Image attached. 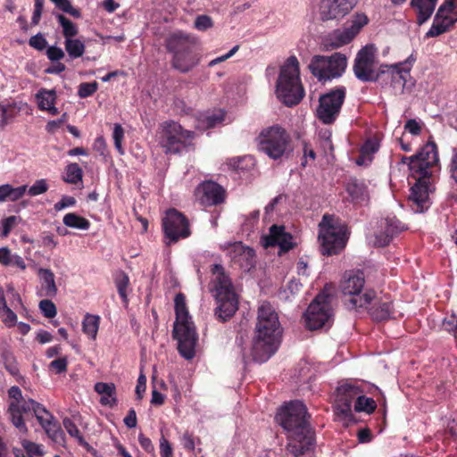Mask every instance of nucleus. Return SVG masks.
Wrapping results in <instances>:
<instances>
[{
    "mask_svg": "<svg viewBox=\"0 0 457 457\" xmlns=\"http://www.w3.org/2000/svg\"><path fill=\"white\" fill-rule=\"evenodd\" d=\"M308 417L307 409L300 401L285 404L276 416L278 424L287 433V450L295 457L308 456L314 447L313 432Z\"/></svg>",
    "mask_w": 457,
    "mask_h": 457,
    "instance_id": "obj_1",
    "label": "nucleus"
},
{
    "mask_svg": "<svg viewBox=\"0 0 457 457\" xmlns=\"http://www.w3.org/2000/svg\"><path fill=\"white\" fill-rule=\"evenodd\" d=\"M282 328L278 315L269 303H262L258 308L255 335L251 347L253 361L264 362L278 350Z\"/></svg>",
    "mask_w": 457,
    "mask_h": 457,
    "instance_id": "obj_2",
    "label": "nucleus"
},
{
    "mask_svg": "<svg viewBox=\"0 0 457 457\" xmlns=\"http://www.w3.org/2000/svg\"><path fill=\"white\" fill-rule=\"evenodd\" d=\"M176 320L173 337L178 341V350L182 357L191 360L195 354L197 335L195 327L189 315L183 294H177L174 299Z\"/></svg>",
    "mask_w": 457,
    "mask_h": 457,
    "instance_id": "obj_3",
    "label": "nucleus"
},
{
    "mask_svg": "<svg viewBox=\"0 0 457 457\" xmlns=\"http://www.w3.org/2000/svg\"><path fill=\"white\" fill-rule=\"evenodd\" d=\"M255 143L260 153L274 161L289 158L294 149L290 134L278 124L262 129L255 137Z\"/></svg>",
    "mask_w": 457,
    "mask_h": 457,
    "instance_id": "obj_4",
    "label": "nucleus"
},
{
    "mask_svg": "<svg viewBox=\"0 0 457 457\" xmlns=\"http://www.w3.org/2000/svg\"><path fill=\"white\" fill-rule=\"evenodd\" d=\"M276 94L278 98L287 106L297 104L304 96L300 79L299 62L294 55L288 57L280 67Z\"/></svg>",
    "mask_w": 457,
    "mask_h": 457,
    "instance_id": "obj_5",
    "label": "nucleus"
},
{
    "mask_svg": "<svg viewBox=\"0 0 457 457\" xmlns=\"http://www.w3.org/2000/svg\"><path fill=\"white\" fill-rule=\"evenodd\" d=\"M347 227L337 218L325 214L319 224L318 240L324 255L337 254L346 245Z\"/></svg>",
    "mask_w": 457,
    "mask_h": 457,
    "instance_id": "obj_6",
    "label": "nucleus"
},
{
    "mask_svg": "<svg viewBox=\"0 0 457 457\" xmlns=\"http://www.w3.org/2000/svg\"><path fill=\"white\" fill-rule=\"evenodd\" d=\"M8 396V413L11 422L21 433L25 435L29 431L22 417L23 413L33 411L37 420H44L41 415H46V408L33 399H26L20 387L16 386L10 387Z\"/></svg>",
    "mask_w": 457,
    "mask_h": 457,
    "instance_id": "obj_7",
    "label": "nucleus"
},
{
    "mask_svg": "<svg viewBox=\"0 0 457 457\" xmlns=\"http://www.w3.org/2000/svg\"><path fill=\"white\" fill-rule=\"evenodd\" d=\"M194 137L193 131L183 129L175 121H164L161 125L159 143L166 154H179L189 145Z\"/></svg>",
    "mask_w": 457,
    "mask_h": 457,
    "instance_id": "obj_8",
    "label": "nucleus"
},
{
    "mask_svg": "<svg viewBox=\"0 0 457 457\" xmlns=\"http://www.w3.org/2000/svg\"><path fill=\"white\" fill-rule=\"evenodd\" d=\"M345 296H348L350 308H365L375 297L373 291L364 289V278L361 273L345 272L340 284Z\"/></svg>",
    "mask_w": 457,
    "mask_h": 457,
    "instance_id": "obj_9",
    "label": "nucleus"
},
{
    "mask_svg": "<svg viewBox=\"0 0 457 457\" xmlns=\"http://www.w3.org/2000/svg\"><path fill=\"white\" fill-rule=\"evenodd\" d=\"M383 64L377 58V48L374 45H367L357 53L353 72L356 78L363 82L376 81L381 77Z\"/></svg>",
    "mask_w": 457,
    "mask_h": 457,
    "instance_id": "obj_10",
    "label": "nucleus"
},
{
    "mask_svg": "<svg viewBox=\"0 0 457 457\" xmlns=\"http://www.w3.org/2000/svg\"><path fill=\"white\" fill-rule=\"evenodd\" d=\"M347 59L341 53L329 56L315 55L312 57L309 69L320 80L340 77L345 71Z\"/></svg>",
    "mask_w": 457,
    "mask_h": 457,
    "instance_id": "obj_11",
    "label": "nucleus"
},
{
    "mask_svg": "<svg viewBox=\"0 0 457 457\" xmlns=\"http://www.w3.org/2000/svg\"><path fill=\"white\" fill-rule=\"evenodd\" d=\"M332 317L330 297L322 293L316 296L305 312V325L310 330L319 329L329 326Z\"/></svg>",
    "mask_w": 457,
    "mask_h": 457,
    "instance_id": "obj_12",
    "label": "nucleus"
},
{
    "mask_svg": "<svg viewBox=\"0 0 457 457\" xmlns=\"http://www.w3.org/2000/svg\"><path fill=\"white\" fill-rule=\"evenodd\" d=\"M411 66L412 63L410 61L392 65H382L383 71L381 77H386V79H390V86L395 94L409 92L414 86V81L411 76Z\"/></svg>",
    "mask_w": 457,
    "mask_h": 457,
    "instance_id": "obj_13",
    "label": "nucleus"
},
{
    "mask_svg": "<svg viewBox=\"0 0 457 457\" xmlns=\"http://www.w3.org/2000/svg\"><path fill=\"white\" fill-rule=\"evenodd\" d=\"M368 21V17L364 13H355L345 23L343 28L336 29L328 35V45L332 48H339L351 43Z\"/></svg>",
    "mask_w": 457,
    "mask_h": 457,
    "instance_id": "obj_14",
    "label": "nucleus"
},
{
    "mask_svg": "<svg viewBox=\"0 0 457 457\" xmlns=\"http://www.w3.org/2000/svg\"><path fill=\"white\" fill-rule=\"evenodd\" d=\"M345 97L344 87L330 90L320 96L317 117L325 124L335 121L338 116Z\"/></svg>",
    "mask_w": 457,
    "mask_h": 457,
    "instance_id": "obj_15",
    "label": "nucleus"
},
{
    "mask_svg": "<svg viewBox=\"0 0 457 457\" xmlns=\"http://www.w3.org/2000/svg\"><path fill=\"white\" fill-rule=\"evenodd\" d=\"M194 40L182 33H174L167 39V48L173 53L172 66L180 72H187L195 66L193 59L182 62V57L187 51H191Z\"/></svg>",
    "mask_w": 457,
    "mask_h": 457,
    "instance_id": "obj_16",
    "label": "nucleus"
},
{
    "mask_svg": "<svg viewBox=\"0 0 457 457\" xmlns=\"http://www.w3.org/2000/svg\"><path fill=\"white\" fill-rule=\"evenodd\" d=\"M359 394V389L350 384L342 385L337 389L335 414L345 426H348L353 420L352 403L354 399H358Z\"/></svg>",
    "mask_w": 457,
    "mask_h": 457,
    "instance_id": "obj_17",
    "label": "nucleus"
},
{
    "mask_svg": "<svg viewBox=\"0 0 457 457\" xmlns=\"http://www.w3.org/2000/svg\"><path fill=\"white\" fill-rule=\"evenodd\" d=\"M438 161L436 144L428 142L421 148L418 154L411 156L409 169L411 174L415 176L429 177L431 175L429 168L436 165Z\"/></svg>",
    "mask_w": 457,
    "mask_h": 457,
    "instance_id": "obj_18",
    "label": "nucleus"
},
{
    "mask_svg": "<svg viewBox=\"0 0 457 457\" xmlns=\"http://www.w3.org/2000/svg\"><path fill=\"white\" fill-rule=\"evenodd\" d=\"M162 225L166 237L171 242H176L179 238H185L190 235L187 218L175 209L166 212Z\"/></svg>",
    "mask_w": 457,
    "mask_h": 457,
    "instance_id": "obj_19",
    "label": "nucleus"
},
{
    "mask_svg": "<svg viewBox=\"0 0 457 457\" xmlns=\"http://www.w3.org/2000/svg\"><path fill=\"white\" fill-rule=\"evenodd\" d=\"M358 0H320L319 15L321 21L340 20L357 4Z\"/></svg>",
    "mask_w": 457,
    "mask_h": 457,
    "instance_id": "obj_20",
    "label": "nucleus"
},
{
    "mask_svg": "<svg viewBox=\"0 0 457 457\" xmlns=\"http://www.w3.org/2000/svg\"><path fill=\"white\" fill-rule=\"evenodd\" d=\"M411 176L416 179V183L411 188L409 199L412 204L413 212L420 213L429 207V177L415 176L414 174Z\"/></svg>",
    "mask_w": 457,
    "mask_h": 457,
    "instance_id": "obj_21",
    "label": "nucleus"
},
{
    "mask_svg": "<svg viewBox=\"0 0 457 457\" xmlns=\"http://www.w3.org/2000/svg\"><path fill=\"white\" fill-rule=\"evenodd\" d=\"M228 252L232 263L238 266L242 270L249 271L254 267V251L244 245L241 242L230 244Z\"/></svg>",
    "mask_w": 457,
    "mask_h": 457,
    "instance_id": "obj_22",
    "label": "nucleus"
},
{
    "mask_svg": "<svg viewBox=\"0 0 457 457\" xmlns=\"http://www.w3.org/2000/svg\"><path fill=\"white\" fill-rule=\"evenodd\" d=\"M263 247L278 245L280 252H287L295 246L293 237L287 232L284 226L273 225L270 228L269 234L262 237Z\"/></svg>",
    "mask_w": 457,
    "mask_h": 457,
    "instance_id": "obj_23",
    "label": "nucleus"
},
{
    "mask_svg": "<svg viewBox=\"0 0 457 457\" xmlns=\"http://www.w3.org/2000/svg\"><path fill=\"white\" fill-rule=\"evenodd\" d=\"M211 291L216 297L237 295L229 277L226 274L224 268L215 264L212 268V279L210 283Z\"/></svg>",
    "mask_w": 457,
    "mask_h": 457,
    "instance_id": "obj_24",
    "label": "nucleus"
},
{
    "mask_svg": "<svg viewBox=\"0 0 457 457\" xmlns=\"http://www.w3.org/2000/svg\"><path fill=\"white\" fill-rule=\"evenodd\" d=\"M403 229L402 223L395 217H387L381 220L374 235L372 244L377 246H385L389 244L392 237Z\"/></svg>",
    "mask_w": 457,
    "mask_h": 457,
    "instance_id": "obj_25",
    "label": "nucleus"
},
{
    "mask_svg": "<svg viewBox=\"0 0 457 457\" xmlns=\"http://www.w3.org/2000/svg\"><path fill=\"white\" fill-rule=\"evenodd\" d=\"M196 195L202 205L212 206L224 201L225 191L219 184L207 181L199 185L196 189Z\"/></svg>",
    "mask_w": 457,
    "mask_h": 457,
    "instance_id": "obj_26",
    "label": "nucleus"
},
{
    "mask_svg": "<svg viewBox=\"0 0 457 457\" xmlns=\"http://www.w3.org/2000/svg\"><path fill=\"white\" fill-rule=\"evenodd\" d=\"M216 301L217 306L214 314L220 321H227L236 313L238 307L237 295L216 297Z\"/></svg>",
    "mask_w": 457,
    "mask_h": 457,
    "instance_id": "obj_27",
    "label": "nucleus"
},
{
    "mask_svg": "<svg viewBox=\"0 0 457 457\" xmlns=\"http://www.w3.org/2000/svg\"><path fill=\"white\" fill-rule=\"evenodd\" d=\"M44 420H37L47 436L57 445H65V435L59 425L54 421V416L46 409V415H41Z\"/></svg>",
    "mask_w": 457,
    "mask_h": 457,
    "instance_id": "obj_28",
    "label": "nucleus"
},
{
    "mask_svg": "<svg viewBox=\"0 0 457 457\" xmlns=\"http://www.w3.org/2000/svg\"><path fill=\"white\" fill-rule=\"evenodd\" d=\"M37 274L40 280V290L38 295L46 297H54L58 289L55 284L54 274L49 269L39 268Z\"/></svg>",
    "mask_w": 457,
    "mask_h": 457,
    "instance_id": "obj_29",
    "label": "nucleus"
},
{
    "mask_svg": "<svg viewBox=\"0 0 457 457\" xmlns=\"http://www.w3.org/2000/svg\"><path fill=\"white\" fill-rule=\"evenodd\" d=\"M225 112L223 110H215L201 113L197 118L196 128L199 130H205L214 128L224 121Z\"/></svg>",
    "mask_w": 457,
    "mask_h": 457,
    "instance_id": "obj_30",
    "label": "nucleus"
},
{
    "mask_svg": "<svg viewBox=\"0 0 457 457\" xmlns=\"http://www.w3.org/2000/svg\"><path fill=\"white\" fill-rule=\"evenodd\" d=\"M36 99L40 110L47 111L52 115L58 114V109L54 106L56 101V93L54 90L40 89L36 94Z\"/></svg>",
    "mask_w": 457,
    "mask_h": 457,
    "instance_id": "obj_31",
    "label": "nucleus"
},
{
    "mask_svg": "<svg viewBox=\"0 0 457 457\" xmlns=\"http://www.w3.org/2000/svg\"><path fill=\"white\" fill-rule=\"evenodd\" d=\"M437 0H411V6L417 12L419 24L427 21L432 15Z\"/></svg>",
    "mask_w": 457,
    "mask_h": 457,
    "instance_id": "obj_32",
    "label": "nucleus"
},
{
    "mask_svg": "<svg viewBox=\"0 0 457 457\" xmlns=\"http://www.w3.org/2000/svg\"><path fill=\"white\" fill-rule=\"evenodd\" d=\"M95 390L101 395L100 403L105 406L116 404L115 386L112 383L98 382L95 385Z\"/></svg>",
    "mask_w": 457,
    "mask_h": 457,
    "instance_id": "obj_33",
    "label": "nucleus"
},
{
    "mask_svg": "<svg viewBox=\"0 0 457 457\" xmlns=\"http://www.w3.org/2000/svg\"><path fill=\"white\" fill-rule=\"evenodd\" d=\"M27 191V186L14 187L11 184L0 186V203L16 202L23 197Z\"/></svg>",
    "mask_w": 457,
    "mask_h": 457,
    "instance_id": "obj_34",
    "label": "nucleus"
},
{
    "mask_svg": "<svg viewBox=\"0 0 457 457\" xmlns=\"http://www.w3.org/2000/svg\"><path fill=\"white\" fill-rule=\"evenodd\" d=\"M346 190L354 203L364 204L369 200L367 187L362 183L351 182L347 185Z\"/></svg>",
    "mask_w": 457,
    "mask_h": 457,
    "instance_id": "obj_35",
    "label": "nucleus"
},
{
    "mask_svg": "<svg viewBox=\"0 0 457 457\" xmlns=\"http://www.w3.org/2000/svg\"><path fill=\"white\" fill-rule=\"evenodd\" d=\"M392 313L389 299L379 300L370 309V315L377 320H385L390 318Z\"/></svg>",
    "mask_w": 457,
    "mask_h": 457,
    "instance_id": "obj_36",
    "label": "nucleus"
},
{
    "mask_svg": "<svg viewBox=\"0 0 457 457\" xmlns=\"http://www.w3.org/2000/svg\"><path fill=\"white\" fill-rule=\"evenodd\" d=\"M100 325L98 315L87 313L82 321V330L89 338L95 340Z\"/></svg>",
    "mask_w": 457,
    "mask_h": 457,
    "instance_id": "obj_37",
    "label": "nucleus"
},
{
    "mask_svg": "<svg viewBox=\"0 0 457 457\" xmlns=\"http://www.w3.org/2000/svg\"><path fill=\"white\" fill-rule=\"evenodd\" d=\"M0 264L4 266H16L22 270L26 269L23 259L18 254L12 253L7 247L0 248Z\"/></svg>",
    "mask_w": 457,
    "mask_h": 457,
    "instance_id": "obj_38",
    "label": "nucleus"
},
{
    "mask_svg": "<svg viewBox=\"0 0 457 457\" xmlns=\"http://www.w3.org/2000/svg\"><path fill=\"white\" fill-rule=\"evenodd\" d=\"M62 222L66 227L80 230H87L90 227L89 220L75 212H69L65 214L63 216Z\"/></svg>",
    "mask_w": 457,
    "mask_h": 457,
    "instance_id": "obj_39",
    "label": "nucleus"
},
{
    "mask_svg": "<svg viewBox=\"0 0 457 457\" xmlns=\"http://www.w3.org/2000/svg\"><path fill=\"white\" fill-rule=\"evenodd\" d=\"M65 50L71 59L81 57L85 53V44L79 38H69L64 40Z\"/></svg>",
    "mask_w": 457,
    "mask_h": 457,
    "instance_id": "obj_40",
    "label": "nucleus"
},
{
    "mask_svg": "<svg viewBox=\"0 0 457 457\" xmlns=\"http://www.w3.org/2000/svg\"><path fill=\"white\" fill-rule=\"evenodd\" d=\"M452 22V19L446 17L442 18L441 16H437L436 14L434 22L429 30L427 32L426 36L428 37H433L445 33L448 29Z\"/></svg>",
    "mask_w": 457,
    "mask_h": 457,
    "instance_id": "obj_41",
    "label": "nucleus"
},
{
    "mask_svg": "<svg viewBox=\"0 0 457 457\" xmlns=\"http://www.w3.org/2000/svg\"><path fill=\"white\" fill-rule=\"evenodd\" d=\"M0 317L4 323L9 327L14 326L17 321V316L8 307L3 292L0 294Z\"/></svg>",
    "mask_w": 457,
    "mask_h": 457,
    "instance_id": "obj_42",
    "label": "nucleus"
},
{
    "mask_svg": "<svg viewBox=\"0 0 457 457\" xmlns=\"http://www.w3.org/2000/svg\"><path fill=\"white\" fill-rule=\"evenodd\" d=\"M378 150V144L374 140H368L361 150V157L356 161L358 165L371 161V155Z\"/></svg>",
    "mask_w": 457,
    "mask_h": 457,
    "instance_id": "obj_43",
    "label": "nucleus"
},
{
    "mask_svg": "<svg viewBox=\"0 0 457 457\" xmlns=\"http://www.w3.org/2000/svg\"><path fill=\"white\" fill-rule=\"evenodd\" d=\"M55 17L62 28V34L65 39L72 38L78 35V27L72 21L68 20L62 14H56Z\"/></svg>",
    "mask_w": 457,
    "mask_h": 457,
    "instance_id": "obj_44",
    "label": "nucleus"
},
{
    "mask_svg": "<svg viewBox=\"0 0 457 457\" xmlns=\"http://www.w3.org/2000/svg\"><path fill=\"white\" fill-rule=\"evenodd\" d=\"M82 179V170L77 163L66 167L64 180L70 184H77Z\"/></svg>",
    "mask_w": 457,
    "mask_h": 457,
    "instance_id": "obj_45",
    "label": "nucleus"
},
{
    "mask_svg": "<svg viewBox=\"0 0 457 457\" xmlns=\"http://www.w3.org/2000/svg\"><path fill=\"white\" fill-rule=\"evenodd\" d=\"M62 424L68 434L76 438L80 445H87V443L84 439V437L81 436L79 428L75 425V423L69 418H65L62 420Z\"/></svg>",
    "mask_w": 457,
    "mask_h": 457,
    "instance_id": "obj_46",
    "label": "nucleus"
},
{
    "mask_svg": "<svg viewBox=\"0 0 457 457\" xmlns=\"http://www.w3.org/2000/svg\"><path fill=\"white\" fill-rule=\"evenodd\" d=\"M115 284L119 295H120L124 302H127V288L129 284V278L128 275L125 274L124 272L118 273L115 278Z\"/></svg>",
    "mask_w": 457,
    "mask_h": 457,
    "instance_id": "obj_47",
    "label": "nucleus"
},
{
    "mask_svg": "<svg viewBox=\"0 0 457 457\" xmlns=\"http://www.w3.org/2000/svg\"><path fill=\"white\" fill-rule=\"evenodd\" d=\"M356 411L372 412L376 409V403L372 398L365 396H358L354 407Z\"/></svg>",
    "mask_w": 457,
    "mask_h": 457,
    "instance_id": "obj_48",
    "label": "nucleus"
},
{
    "mask_svg": "<svg viewBox=\"0 0 457 457\" xmlns=\"http://www.w3.org/2000/svg\"><path fill=\"white\" fill-rule=\"evenodd\" d=\"M124 137V129L121 125L116 123L113 127L112 138L114 141V146L120 154H124V149L122 147V140Z\"/></svg>",
    "mask_w": 457,
    "mask_h": 457,
    "instance_id": "obj_49",
    "label": "nucleus"
},
{
    "mask_svg": "<svg viewBox=\"0 0 457 457\" xmlns=\"http://www.w3.org/2000/svg\"><path fill=\"white\" fill-rule=\"evenodd\" d=\"M51 1L55 4V6L58 9L62 10V12H67L76 18L80 17L79 11L75 9L71 5V4L69 0H51Z\"/></svg>",
    "mask_w": 457,
    "mask_h": 457,
    "instance_id": "obj_50",
    "label": "nucleus"
},
{
    "mask_svg": "<svg viewBox=\"0 0 457 457\" xmlns=\"http://www.w3.org/2000/svg\"><path fill=\"white\" fill-rule=\"evenodd\" d=\"M51 1L55 4V6L58 9L62 10V12H67L76 18L80 17L79 11L75 9L71 5V4L69 0H51Z\"/></svg>",
    "mask_w": 457,
    "mask_h": 457,
    "instance_id": "obj_51",
    "label": "nucleus"
},
{
    "mask_svg": "<svg viewBox=\"0 0 457 457\" xmlns=\"http://www.w3.org/2000/svg\"><path fill=\"white\" fill-rule=\"evenodd\" d=\"M39 309L46 318H54L57 314L55 304L48 299H44L39 302Z\"/></svg>",
    "mask_w": 457,
    "mask_h": 457,
    "instance_id": "obj_52",
    "label": "nucleus"
},
{
    "mask_svg": "<svg viewBox=\"0 0 457 457\" xmlns=\"http://www.w3.org/2000/svg\"><path fill=\"white\" fill-rule=\"evenodd\" d=\"M21 443L22 447L27 451L28 453L37 456H43L45 454L43 446L41 445H38L27 439H22Z\"/></svg>",
    "mask_w": 457,
    "mask_h": 457,
    "instance_id": "obj_53",
    "label": "nucleus"
},
{
    "mask_svg": "<svg viewBox=\"0 0 457 457\" xmlns=\"http://www.w3.org/2000/svg\"><path fill=\"white\" fill-rule=\"evenodd\" d=\"M48 190V184L46 179H41L35 181V183L29 188L28 193L30 196H36L46 193Z\"/></svg>",
    "mask_w": 457,
    "mask_h": 457,
    "instance_id": "obj_54",
    "label": "nucleus"
},
{
    "mask_svg": "<svg viewBox=\"0 0 457 457\" xmlns=\"http://www.w3.org/2000/svg\"><path fill=\"white\" fill-rule=\"evenodd\" d=\"M98 88V84L94 81L90 83H81L79 86L78 95L81 98L92 96Z\"/></svg>",
    "mask_w": 457,
    "mask_h": 457,
    "instance_id": "obj_55",
    "label": "nucleus"
},
{
    "mask_svg": "<svg viewBox=\"0 0 457 457\" xmlns=\"http://www.w3.org/2000/svg\"><path fill=\"white\" fill-rule=\"evenodd\" d=\"M213 26V22L211 17L207 15H199L195 21V27L198 30L204 31Z\"/></svg>",
    "mask_w": 457,
    "mask_h": 457,
    "instance_id": "obj_56",
    "label": "nucleus"
},
{
    "mask_svg": "<svg viewBox=\"0 0 457 457\" xmlns=\"http://www.w3.org/2000/svg\"><path fill=\"white\" fill-rule=\"evenodd\" d=\"M76 204V199L72 196L63 195L59 202H57L54 208L56 212H60L65 208L72 207Z\"/></svg>",
    "mask_w": 457,
    "mask_h": 457,
    "instance_id": "obj_57",
    "label": "nucleus"
},
{
    "mask_svg": "<svg viewBox=\"0 0 457 457\" xmlns=\"http://www.w3.org/2000/svg\"><path fill=\"white\" fill-rule=\"evenodd\" d=\"M46 55L49 60L56 62L64 57V52L62 48L55 46H52L47 48Z\"/></svg>",
    "mask_w": 457,
    "mask_h": 457,
    "instance_id": "obj_58",
    "label": "nucleus"
},
{
    "mask_svg": "<svg viewBox=\"0 0 457 457\" xmlns=\"http://www.w3.org/2000/svg\"><path fill=\"white\" fill-rule=\"evenodd\" d=\"M29 45L35 49L43 50L46 47L47 41L41 34H37L30 37Z\"/></svg>",
    "mask_w": 457,
    "mask_h": 457,
    "instance_id": "obj_59",
    "label": "nucleus"
},
{
    "mask_svg": "<svg viewBox=\"0 0 457 457\" xmlns=\"http://www.w3.org/2000/svg\"><path fill=\"white\" fill-rule=\"evenodd\" d=\"M448 170L451 179H453L457 184V148H455L453 152V155L448 164Z\"/></svg>",
    "mask_w": 457,
    "mask_h": 457,
    "instance_id": "obj_60",
    "label": "nucleus"
},
{
    "mask_svg": "<svg viewBox=\"0 0 457 457\" xmlns=\"http://www.w3.org/2000/svg\"><path fill=\"white\" fill-rule=\"evenodd\" d=\"M67 358L62 357L56 360H54L50 363V368L54 370L57 374L66 371L67 370Z\"/></svg>",
    "mask_w": 457,
    "mask_h": 457,
    "instance_id": "obj_61",
    "label": "nucleus"
},
{
    "mask_svg": "<svg viewBox=\"0 0 457 457\" xmlns=\"http://www.w3.org/2000/svg\"><path fill=\"white\" fill-rule=\"evenodd\" d=\"M454 7V3L453 0H446L438 9L437 16H441L442 18H449V13L453 12Z\"/></svg>",
    "mask_w": 457,
    "mask_h": 457,
    "instance_id": "obj_62",
    "label": "nucleus"
},
{
    "mask_svg": "<svg viewBox=\"0 0 457 457\" xmlns=\"http://www.w3.org/2000/svg\"><path fill=\"white\" fill-rule=\"evenodd\" d=\"M404 129L411 135L417 136L421 131V126L416 120L411 119L406 122Z\"/></svg>",
    "mask_w": 457,
    "mask_h": 457,
    "instance_id": "obj_63",
    "label": "nucleus"
},
{
    "mask_svg": "<svg viewBox=\"0 0 457 457\" xmlns=\"http://www.w3.org/2000/svg\"><path fill=\"white\" fill-rule=\"evenodd\" d=\"M160 451L162 457H172L171 445L164 437H162L160 440Z\"/></svg>",
    "mask_w": 457,
    "mask_h": 457,
    "instance_id": "obj_64",
    "label": "nucleus"
}]
</instances>
